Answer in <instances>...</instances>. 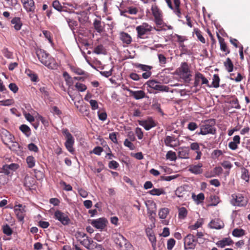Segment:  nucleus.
<instances>
[{"label":"nucleus","mask_w":250,"mask_h":250,"mask_svg":"<svg viewBox=\"0 0 250 250\" xmlns=\"http://www.w3.org/2000/svg\"><path fill=\"white\" fill-rule=\"evenodd\" d=\"M70 69L73 72L77 75H83L85 74V72L83 70L79 67L72 66H71Z\"/></svg>","instance_id":"8fccbe9b"},{"label":"nucleus","mask_w":250,"mask_h":250,"mask_svg":"<svg viewBox=\"0 0 250 250\" xmlns=\"http://www.w3.org/2000/svg\"><path fill=\"white\" fill-rule=\"evenodd\" d=\"M231 203L233 206L243 207L247 205V201L244 197L241 194H233L231 195Z\"/></svg>","instance_id":"ddd939ff"},{"label":"nucleus","mask_w":250,"mask_h":250,"mask_svg":"<svg viewBox=\"0 0 250 250\" xmlns=\"http://www.w3.org/2000/svg\"><path fill=\"white\" fill-rule=\"evenodd\" d=\"M112 239L118 248L121 250L125 247V250H131V244L120 233H115L112 236Z\"/></svg>","instance_id":"7ed1b4c3"},{"label":"nucleus","mask_w":250,"mask_h":250,"mask_svg":"<svg viewBox=\"0 0 250 250\" xmlns=\"http://www.w3.org/2000/svg\"><path fill=\"white\" fill-rule=\"evenodd\" d=\"M231 104L232 107H234L236 109H240L241 106L239 104L238 100L237 98L231 100L230 102Z\"/></svg>","instance_id":"0e129e2a"},{"label":"nucleus","mask_w":250,"mask_h":250,"mask_svg":"<svg viewBox=\"0 0 250 250\" xmlns=\"http://www.w3.org/2000/svg\"><path fill=\"white\" fill-rule=\"evenodd\" d=\"M11 23L14 25V27L16 30L21 29L22 23L19 17H15L11 20Z\"/></svg>","instance_id":"2f4dec72"},{"label":"nucleus","mask_w":250,"mask_h":250,"mask_svg":"<svg viewBox=\"0 0 250 250\" xmlns=\"http://www.w3.org/2000/svg\"><path fill=\"white\" fill-rule=\"evenodd\" d=\"M0 136L2 143L5 146H8L15 140V137L7 130L1 128L0 129Z\"/></svg>","instance_id":"1a4fd4ad"},{"label":"nucleus","mask_w":250,"mask_h":250,"mask_svg":"<svg viewBox=\"0 0 250 250\" xmlns=\"http://www.w3.org/2000/svg\"><path fill=\"white\" fill-rule=\"evenodd\" d=\"M26 163L28 165V167L29 168H32L35 166V159L32 156H28L26 158Z\"/></svg>","instance_id":"09e8293b"},{"label":"nucleus","mask_w":250,"mask_h":250,"mask_svg":"<svg viewBox=\"0 0 250 250\" xmlns=\"http://www.w3.org/2000/svg\"><path fill=\"white\" fill-rule=\"evenodd\" d=\"M178 155L180 158L188 159L189 158V149L186 147L179 148Z\"/></svg>","instance_id":"bb28decb"},{"label":"nucleus","mask_w":250,"mask_h":250,"mask_svg":"<svg viewBox=\"0 0 250 250\" xmlns=\"http://www.w3.org/2000/svg\"><path fill=\"white\" fill-rule=\"evenodd\" d=\"M62 133L65 136L66 142L65 143V146L67 150L73 153L74 152L73 145L74 144V139L71 134L69 132L67 129H63L62 130Z\"/></svg>","instance_id":"39448f33"},{"label":"nucleus","mask_w":250,"mask_h":250,"mask_svg":"<svg viewBox=\"0 0 250 250\" xmlns=\"http://www.w3.org/2000/svg\"><path fill=\"white\" fill-rule=\"evenodd\" d=\"M197 128L198 125L195 122H190L188 125V128L190 131H194Z\"/></svg>","instance_id":"774afa93"},{"label":"nucleus","mask_w":250,"mask_h":250,"mask_svg":"<svg viewBox=\"0 0 250 250\" xmlns=\"http://www.w3.org/2000/svg\"><path fill=\"white\" fill-rule=\"evenodd\" d=\"M42 34H43L45 38L47 39L49 42L51 44L52 46L54 45V43L53 42V39H52V35L51 33L47 30H43Z\"/></svg>","instance_id":"a19ab883"},{"label":"nucleus","mask_w":250,"mask_h":250,"mask_svg":"<svg viewBox=\"0 0 250 250\" xmlns=\"http://www.w3.org/2000/svg\"><path fill=\"white\" fill-rule=\"evenodd\" d=\"M52 5L53 7L56 10L62 12L63 11V6H62L58 0H55L53 1Z\"/></svg>","instance_id":"49530a36"},{"label":"nucleus","mask_w":250,"mask_h":250,"mask_svg":"<svg viewBox=\"0 0 250 250\" xmlns=\"http://www.w3.org/2000/svg\"><path fill=\"white\" fill-rule=\"evenodd\" d=\"M25 206H22L21 204L15 206L14 208L15 213L20 221H22L25 215Z\"/></svg>","instance_id":"4468645a"},{"label":"nucleus","mask_w":250,"mask_h":250,"mask_svg":"<svg viewBox=\"0 0 250 250\" xmlns=\"http://www.w3.org/2000/svg\"><path fill=\"white\" fill-rule=\"evenodd\" d=\"M147 235L148 237L149 240L151 242L152 247L153 250H156V238L155 236L154 233L150 230L146 232Z\"/></svg>","instance_id":"c756f323"},{"label":"nucleus","mask_w":250,"mask_h":250,"mask_svg":"<svg viewBox=\"0 0 250 250\" xmlns=\"http://www.w3.org/2000/svg\"><path fill=\"white\" fill-rule=\"evenodd\" d=\"M20 130L27 137H29L31 134L30 127L26 125H21L20 126Z\"/></svg>","instance_id":"e433bc0d"},{"label":"nucleus","mask_w":250,"mask_h":250,"mask_svg":"<svg viewBox=\"0 0 250 250\" xmlns=\"http://www.w3.org/2000/svg\"><path fill=\"white\" fill-rule=\"evenodd\" d=\"M199 84H205L208 87H211V86L209 84L208 80L201 73L197 72L194 76V86L197 87Z\"/></svg>","instance_id":"f8f14e48"},{"label":"nucleus","mask_w":250,"mask_h":250,"mask_svg":"<svg viewBox=\"0 0 250 250\" xmlns=\"http://www.w3.org/2000/svg\"><path fill=\"white\" fill-rule=\"evenodd\" d=\"M134 66L138 69L141 70L143 71H148L151 70L153 67L152 66L147 65L146 64H143L139 63H135L134 64Z\"/></svg>","instance_id":"72a5a7b5"},{"label":"nucleus","mask_w":250,"mask_h":250,"mask_svg":"<svg viewBox=\"0 0 250 250\" xmlns=\"http://www.w3.org/2000/svg\"><path fill=\"white\" fill-rule=\"evenodd\" d=\"M54 218L58 220L64 226L69 225L71 223V220L67 213H64L60 210H57L54 212Z\"/></svg>","instance_id":"9d476101"},{"label":"nucleus","mask_w":250,"mask_h":250,"mask_svg":"<svg viewBox=\"0 0 250 250\" xmlns=\"http://www.w3.org/2000/svg\"><path fill=\"white\" fill-rule=\"evenodd\" d=\"M89 104L91 107V109L93 110L97 109L99 108V105L97 101L95 100H89Z\"/></svg>","instance_id":"69168bd1"},{"label":"nucleus","mask_w":250,"mask_h":250,"mask_svg":"<svg viewBox=\"0 0 250 250\" xmlns=\"http://www.w3.org/2000/svg\"><path fill=\"white\" fill-rule=\"evenodd\" d=\"M224 66L229 72H231L233 70L234 65L229 58H228L224 62Z\"/></svg>","instance_id":"f704fd0d"},{"label":"nucleus","mask_w":250,"mask_h":250,"mask_svg":"<svg viewBox=\"0 0 250 250\" xmlns=\"http://www.w3.org/2000/svg\"><path fill=\"white\" fill-rule=\"evenodd\" d=\"M193 33L202 43H206V40L203 36L202 32L198 28H194Z\"/></svg>","instance_id":"ea45409f"},{"label":"nucleus","mask_w":250,"mask_h":250,"mask_svg":"<svg viewBox=\"0 0 250 250\" xmlns=\"http://www.w3.org/2000/svg\"><path fill=\"white\" fill-rule=\"evenodd\" d=\"M124 145L128 147L130 150H133L135 148L134 145L130 141H129L127 139H126L124 143Z\"/></svg>","instance_id":"e2e57ef3"},{"label":"nucleus","mask_w":250,"mask_h":250,"mask_svg":"<svg viewBox=\"0 0 250 250\" xmlns=\"http://www.w3.org/2000/svg\"><path fill=\"white\" fill-rule=\"evenodd\" d=\"M12 145H9L8 146H6L10 149L13 151H17L18 149H19L21 146L19 144L18 142H15L14 140L13 143H11Z\"/></svg>","instance_id":"864d4df0"},{"label":"nucleus","mask_w":250,"mask_h":250,"mask_svg":"<svg viewBox=\"0 0 250 250\" xmlns=\"http://www.w3.org/2000/svg\"><path fill=\"white\" fill-rule=\"evenodd\" d=\"M211 228L215 229H221L224 227V223L219 219H214L211 221L209 224Z\"/></svg>","instance_id":"b1692460"},{"label":"nucleus","mask_w":250,"mask_h":250,"mask_svg":"<svg viewBox=\"0 0 250 250\" xmlns=\"http://www.w3.org/2000/svg\"><path fill=\"white\" fill-rule=\"evenodd\" d=\"M93 26L96 31L101 33L104 30V23H102L99 20L95 19L93 22Z\"/></svg>","instance_id":"a878e982"},{"label":"nucleus","mask_w":250,"mask_h":250,"mask_svg":"<svg viewBox=\"0 0 250 250\" xmlns=\"http://www.w3.org/2000/svg\"><path fill=\"white\" fill-rule=\"evenodd\" d=\"M36 54L40 62L45 66L52 69L57 68L58 65L56 60L45 50L37 48Z\"/></svg>","instance_id":"f257e3e1"},{"label":"nucleus","mask_w":250,"mask_h":250,"mask_svg":"<svg viewBox=\"0 0 250 250\" xmlns=\"http://www.w3.org/2000/svg\"><path fill=\"white\" fill-rule=\"evenodd\" d=\"M217 36L218 39L221 50L225 52V55H227L230 51L225 42L224 39L221 37L218 33H217Z\"/></svg>","instance_id":"a211bd4d"},{"label":"nucleus","mask_w":250,"mask_h":250,"mask_svg":"<svg viewBox=\"0 0 250 250\" xmlns=\"http://www.w3.org/2000/svg\"><path fill=\"white\" fill-rule=\"evenodd\" d=\"M245 234V230L242 229L236 228L232 231V235L236 237H240L244 236Z\"/></svg>","instance_id":"c9c22d12"},{"label":"nucleus","mask_w":250,"mask_h":250,"mask_svg":"<svg viewBox=\"0 0 250 250\" xmlns=\"http://www.w3.org/2000/svg\"><path fill=\"white\" fill-rule=\"evenodd\" d=\"M35 179L32 177L26 175L24 180V186L26 190H31L35 183Z\"/></svg>","instance_id":"aec40b11"},{"label":"nucleus","mask_w":250,"mask_h":250,"mask_svg":"<svg viewBox=\"0 0 250 250\" xmlns=\"http://www.w3.org/2000/svg\"><path fill=\"white\" fill-rule=\"evenodd\" d=\"M66 20L69 26L72 29L75 26H76L78 25L77 21H75L74 20L69 19V18H66Z\"/></svg>","instance_id":"052dcab7"},{"label":"nucleus","mask_w":250,"mask_h":250,"mask_svg":"<svg viewBox=\"0 0 250 250\" xmlns=\"http://www.w3.org/2000/svg\"><path fill=\"white\" fill-rule=\"evenodd\" d=\"M153 27L147 22H143L141 25L136 27L137 33V38L145 39L144 36L148 32L152 31Z\"/></svg>","instance_id":"6e6552de"},{"label":"nucleus","mask_w":250,"mask_h":250,"mask_svg":"<svg viewBox=\"0 0 250 250\" xmlns=\"http://www.w3.org/2000/svg\"><path fill=\"white\" fill-rule=\"evenodd\" d=\"M169 212V210L167 208H161L158 212V215L161 219H166Z\"/></svg>","instance_id":"58836bf2"},{"label":"nucleus","mask_w":250,"mask_h":250,"mask_svg":"<svg viewBox=\"0 0 250 250\" xmlns=\"http://www.w3.org/2000/svg\"><path fill=\"white\" fill-rule=\"evenodd\" d=\"M149 194L152 195L159 196L162 194H166L165 190L161 188H153L151 190H149L148 192Z\"/></svg>","instance_id":"4c0bfd02"},{"label":"nucleus","mask_w":250,"mask_h":250,"mask_svg":"<svg viewBox=\"0 0 250 250\" xmlns=\"http://www.w3.org/2000/svg\"><path fill=\"white\" fill-rule=\"evenodd\" d=\"M173 2L174 4V8L173 9L174 10V13L179 18H182V14L181 12L180 11V9L179 8L180 7V0H173Z\"/></svg>","instance_id":"473e14b6"},{"label":"nucleus","mask_w":250,"mask_h":250,"mask_svg":"<svg viewBox=\"0 0 250 250\" xmlns=\"http://www.w3.org/2000/svg\"><path fill=\"white\" fill-rule=\"evenodd\" d=\"M187 192V191L182 187L178 188L175 190V194L178 197H184Z\"/></svg>","instance_id":"79ce46f5"},{"label":"nucleus","mask_w":250,"mask_h":250,"mask_svg":"<svg viewBox=\"0 0 250 250\" xmlns=\"http://www.w3.org/2000/svg\"><path fill=\"white\" fill-rule=\"evenodd\" d=\"M21 2L27 12H35L36 6L34 0H21Z\"/></svg>","instance_id":"2eb2a0df"},{"label":"nucleus","mask_w":250,"mask_h":250,"mask_svg":"<svg viewBox=\"0 0 250 250\" xmlns=\"http://www.w3.org/2000/svg\"><path fill=\"white\" fill-rule=\"evenodd\" d=\"M3 232L7 235L9 236L12 234L13 231L8 225H6L3 227Z\"/></svg>","instance_id":"13d9d810"},{"label":"nucleus","mask_w":250,"mask_h":250,"mask_svg":"<svg viewBox=\"0 0 250 250\" xmlns=\"http://www.w3.org/2000/svg\"><path fill=\"white\" fill-rule=\"evenodd\" d=\"M176 138L174 136H167L164 140V143L166 146L171 147H174L177 146L176 144H173V142H175Z\"/></svg>","instance_id":"cd10ccee"},{"label":"nucleus","mask_w":250,"mask_h":250,"mask_svg":"<svg viewBox=\"0 0 250 250\" xmlns=\"http://www.w3.org/2000/svg\"><path fill=\"white\" fill-rule=\"evenodd\" d=\"M202 167L203 165L201 163L196 165H190L189 166V171L195 174H200L203 172Z\"/></svg>","instance_id":"4be33fe9"},{"label":"nucleus","mask_w":250,"mask_h":250,"mask_svg":"<svg viewBox=\"0 0 250 250\" xmlns=\"http://www.w3.org/2000/svg\"><path fill=\"white\" fill-rule=\"evenodd\" d=\"M19 166L17 164L12 163L10 165H5L3 167L4 173L7 175L10 173V170L15 171L19 168Z\"/></svg>","instance_id":"393cba45"},{"label":"nucleus","mask_w":250,"mask_h":250,"mask_svg":"<svg viewBox=\"0 0 250 250\" xmlns=\"http://www.w3.org/2000/svg\"><path fill=\"white\" fill-rule=\"evenodd\" d=\"M83 242L85 245L89 246L91 250H105L102 245L94 242L91 239H89L86 237V239L83 240Z\"/></svg>","instance_id":"f3484780"},{"label":"nucleus","mask_w":250,"mask_h":250,"mask_svg":"<svg viewBox=\"0 0 250 250\" xmlns=\"http://www.w3.org/2000/svg\"><path fill=\"white\" fill-rule=\"evenodd\" d=\"M119 167V164L116 161L112 160L108 163V167L111 169H116Z\"/></svg>","instance_id":"680f3d73"},{"label":"nucleus","mask_w":250,"mask_h":250,"mask_svg":"<svg viewBox=\"0 0 250 250\" xmlns=\"http://www.w3.org/2000/svg\"><path fill=\"white\" fill-rule=\"evenodd\" d=\"M203 222V219L200 218L194 225L189 226L188 228L191 230H195L202 226Z\"/></svg>","instance_id":"a18cd8bd"},{"label":"nucleus","mask_w":250,"mask_h":250,"mask_svg":"<svg viewBox=\"0 0 250 250\" xmlns=\"http://www.w3.org/2000/svg\"><path fill=\"white\" fill-rule=\"evenodd\" d=\"M190 148L192 150L195 151L197 154L195 160H200L201 158L202 153L200 149L199 144L197 142L192 143L190 145Z\"/></svg>","instance_id":"412c9836"},{"label":"nucleus","mask_w":250,"mask_h":250,"mask_svg":"<svg viewBox=\"0 0 250 250\" xmlns=\"http://www.w3.org/2000/svg\"><path fill=\"white\" fill-rule=\"evenodd\" d=\"M75 87L80 92H83L87 89V87L85 84L79 82L76 83Z\"/></svg>","instance_id":"603ef678"},{"label":"nucleus","mask_w":250,"mask_h":250,"mask_svg":"<svg viewBox=\"0 0 250 250\" xmlns=\"http://www.w3.org/2000/svg\"><path fill=\"white\" fill-rule=\"evenodd\" d=\"M148 87L161 92H168L169 88L166 85L159 84V82L154 80H150L146 83Z\"/></svg>","instance_id":"9b49d317"},{"label":"nucleus","mask_w":250,"mask_h":250,"mask_svg":"<svg viewBox=\"0 0 250 250\" xmlns=\"http://www.w3.org/2000/svg\"><path fill=\"white\" fill-rule=\"evenodd\" d=\"M215 120L214 119L207 120L202 122L200 125V131H197V135H206L207 134L214 135L216 133V129L214 125Z\"/></svg>","instance_id":"f03ea898"},{"label":"nucleus","mask_w":250,"mask_h":250,"mask_svg":"<svg viewBox=\"0 0 250 250\" xmlns=\"http://www.w3.org/2000/svg\"><path fill=\"white\" fill-rule=\"evenodd\" d=\"M175 245V240L173 238L168 240L167 242V249L168 250H172Z\"/></svg>","instance_id":"4d7b16f0"},{"label":"nucleus","mask_w":250,"mask_h":250,"mask_svg":"<svg viewBox=\"0 0 250 250\" xmlns=\"http://www.w3.org/2000/svg\"><path fill=\"white\" fill-rule=\"evenodd\" d=\"M135 134H136L138 138L141 140L143 138V132L142 129L140 127H137L135 129Z\"/></svg>","instance_id":"338daca9"},{"label":"nucleus","mask_w":250,"mask_h":250,"mask_svg":"<svg viewBox=\"0 0 250 250\" xmlns=\"http://www.w3.org/2000/svg\"><path fill=\"white\" fill-rule=\"evenodd\" d=\"M130 96L133 97L135 100H140L146 97V93L143 90L130 91Z\"/></svg>","instance_id":"5701e85b"},{"label":"nucleus","mask_w":250,"mask_h":250,"mask_svg":"<svg viewBox=\"0 0 250 250\" xmlns=\"http://www.w3.org/2000/svg\"><path fill=\"white\" fill-rule=\"evenodd\" d=\"M2 52L3 55L7 59L13 58V53L8 50V48H4Z\"/></svg>","instance_id":"6e6d98bb"},{"label":"nucleus","mask_w":250,"mask_h":250,"mask_svg":"<svg viewBox=\"0 0 250 250\" xmlns=\"http://www.w3.org/2000/svg\"><path fill=\"white\" fill-rule=\"evenodd\" d=\"M139 125L143 126L146 130H149L155 125L153 121H141L139 122Z\"/></svg>","instance_id":"7c9ffc66"},{"label":"nucleus","mask_w":250,"mask_h":250,"mask_svg":"<svg viewBox=\"0 0 250 250\" xmlns=\"http://www.w3.org/2000/svg\"><path fill=\"white\" fill-rule=\"evenodd\" d=\"M233 243V241L230 237H226L217 241L216 243V245L219 248H224L226 246H229L232 245Z\"/></svg>","instance_id":"6ab92c4d"},{"label":"nucleus","mask_w":250,"mask_h":250,"mask_svg":"<svg viewBox=\"0 0 250 250\" xmlns=\"http://www.w3.org/2000/svg\"><path fill=\"white\" fill-rule=\"evenodd\" d=\"M120 39L123 43L126 44H129L132 42V38L128 33L122 32L120 34Z\"/></svg>","instance_id":"c85d7f7f"},{"label":"nucleus","mask_w":250,"mask_h":250,"mask_svg":"<svg viewBox=\"0 0 250 250\" xmlns=\"http://www.w3.org/2000/svg\"><path fill=\"white\" fill-rule=\"evenodd\" d=\"M62 75L67 85H70L73 84L72 78L66 71L63 72Z\"/></svg>","instance_id":"de8ad7c7"},{"label":"nucleus","mask_w":250,"mask_h":250,"mask_svg":"<svg viewBox=\"0 0 250 250\" xmlns=\"http://www.w3.org/2000/svg\"><path fill=\"white\" fill-rule=\"evenodd\" d=\"M104 51V47L103 45L100 44L97 46L94 49V53L97 54H100L103 53Z\"/></svg>","instance_id":"bf43d9fd"},{"label":"nucleus","mask_w":250,"mask_h":250,"mask_svg":"<svg viewBox=\"0 0 250 250\" xmlns=\"http://www.w3.org/2000/svg\"><path fill=\"white\" fill-rule=\"evenodd\" d=\"M241 178L246 182H248L250 180V175L249 171L246 168H244L242 172Z\"/></svg>","instance_id":"5fc2aeb1"},{"label":"nucleus","mask_w":250,"mask_h":250,"mask_svg":"<svg viewBox=\"0 0 250 250\" xmlns=\"http://www.w3.org/2000/svg\"><path fill=\"white\" fill-rule=\"evenodd\" d=\"M178 74L181 78L184 79L185 81H189L190 80V71L189 70L188 64L186 62H183L181 66L177 70Z\"/></svg>","instance_id":"423d86ee"},{"label":"nucleus","mask_w":250,"mask_h":250,"mask_svg":"<svg viewBox=\"0 0 250 250\" xmlns=\"http://www.w3.org/2000/svg\"><path fill=\"white\" fill-rule=\"evenodd\" d=\"M220 78L218 74H214L212 78L211 86L214 88H218L219 86Z\"/></svg>","instance_id":"c03bdc74"},{"label":"nucleus","mask_w":250,"mask_h":250,"mask_svg":"<svg viewBox=\"0 0 250 250\" xmlns=\"http://www.w3.org/2000/svg\"><path fill=\"white\" fill-rule=\"evenodd\" d=\"M107 220L104 218H100L97 219L93 220L91 223V225L98 229H103L106 225Z\"/></svg>","instance_id":"dca6fc26"},{"label":"nucleus","mask_w":250,"mask_h":250,"mask_svg":"<svg viewBox=\"0 0 250 250\" xmlns=\"http://www.w3.org/2000/svg\"><path fill=\"white\" fill-rule=\"evenodd\" d=\"M197 239L193 235L189 233L184 239V250H193L196 246Z\"/></svg>","instance_id":"0eeeda50"},{"label":"nucleus","mask_w":250,"mask_h":250,"mask_svg":"<svg viewBox=\"0 0 250 250\" xmlns=\"http://www.w3.org/2000/svg\"><path fill=\"white\" fill-rule=\"evenodd\" d=\"M166 158L171 161L176 160L177 158L176 153L171 150L168 151L166 154Z\"/></svg>","instance_id":"3c124183"},{"label":"nucleus","mask_w":250,"mask_h":250,"mask_svg":"<svg viewBox=\"0 0 250 250\" xmlns=\"http://www.w3.org/2000/svg\"><path fill=\"white\" fill-rule=\"evenodd\" d=\"M152 14L154 18V21L157 26H161L164 24L163 21V14L162 11L156 5L152 4L151 7Z\"/></svg>","instance_id":"20e7f679"},{"label":"nucleus","mask_w":250,"mask_h":250,"mask_svg":"<svg viewBox=\"0 0 250 250\" xmlns=\"http://www.w3.org/2000/svg\"><path fill=\"white\" fill-rule=\"evenodd\" d=\"M178 216L180 219H185L188 214V210L185 207H181L179 208Z\"/></svg>","instance_id":"37998d69"}]
</instances>
